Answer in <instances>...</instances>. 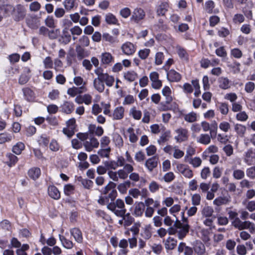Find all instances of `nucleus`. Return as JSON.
<instances>
[{"instance_id":"obj_1","label":"nucleus","mask_w":255,"mask_h":255,"mask_svg":"<svg viewBox=\"0 0 255 255\" xmlns=\"http://www.w3.org/2000/svg\"><path fill=\"white\" fill-rule=\"evenodd\" d=\"M107 208L119 217L124 216L126 212L124 202L120 199H117L115 202L109 204Z\"/></svg>"},{"instance_id":"obj_2","label":"nucleus","mask_w":255,"mask_h":255,"mask_svg":"<svg viewBox=\"0 0 255 255\" xmlns=\"http://www.w3.org/2000/svg\"><path fill=\"white\" fill-rule=\"evenodd\" d=\"M94 72L97 76V77L93 80V86L94 88L98 92H103L105 89L104 81L101 76V67H97Z\"/></svg>"},{"instance_id":"obj_3","label":"nucleus","mask_w":255,"mask_h":255,"mask_svg":"<svg viewBox=\"0 0 255 255\" xmlns=\"http://www.w3.org/2000/svg\"><path fill=\"white\" fill-rule=\"evenodd\" d=\"M176 171L188 179H191L193 176L192 170L186 164L177 163Z\"/></svg>"},{"instance_id":"obj_4","label":"nucleus","mask_w":255,"mask_h":255,"mask_svg":"<svg viewBox=\"0 0 255 255\" xmlns=\"http://www.w3.org/2000/svg\"><path fill=\"white\" fill-rule=\"evenodd\" d=\"M175 227L177 229V234L179 239L184 238L189 232V226L187 224L181 223L180 221L175 222Z\"/></svg>"},{"instance_id":"obj_5","label":"nucleus","mask_w":255,"mask_h":255,"mask_svg":"<svg viewBox=\"0 0 255 255\" xmlns=\"http://www.w3.org/2000/svg\"><path fill=\"white\" fill-rule=\"evenodd\" d=\"M176 135L175 139L177 142H181L187 140L188 137V130L184 128H180L175 130Z\"/></svg>"},{"instance_id":"obj_6","label":"nucleus","mask_w":255,"mask_h":255,"mask_svg":"<svg viewBox=\"0 0 255 255\" xmlns=\"http://www.w3.org/2000/svg\"><path fill=\"white\" fill-rule=\"evenodd\" d=\"M149 78L151 81L152 87L155 89H159L162 86V82L159 79V74L157 72H152L149 74Z\"/></svg>"},{"instance_id":"obj_7","label":"nucleus","mask_w":255,"mask_h":255,"mask_svg":"<svg viewBox=\"0 0 255 255\" xmlns=\"http://www.w3.org/2000/svg\"><path fill=\"white\" fill-rule=\"evenodd\" d=\"M121 49L125 55L129 56L134 53L136 51V46L130 42H126L122 45Z\"/></svg>"},{"instance_id":"obj_8","label":"nucleus","mask_w":255,"mask_h":255,"mask_svg":"<svg viewBox=\"0 0 255 255\" xmlns=\"http://www.w3.org/2000/svg\"><path fill=\"white\" fill-rule=\"evenodd\" d=\"M145 17L144 10L140 8H136L133 11L130 19L135 22L138 23Z\"/></svg>"},{"instance_id":"obj_9","label":"nucleus","mask_w":255,"mask_h":255,"mask_svg":"<svg viewBox=\"0 0 255 255\" xmlns=\"http://www.w3.org/2000/svg\"><path fill=\"white\" fill-rule=\"evenodd\" d=\"M110 117L114 120H120L123 119L125 115V108L122 106L116 108Z\"/></svg>"},{"instance_id":"obj_10","label":"nucleus","mask_w":255,"mask_h":255,"mask_svg":"<svg viewBox=\"0 0 255 255\" xmlns=\"http://www.w3.org/2000/svg\"><path fill=\"white\" fill-rule=\"evenodd\" d=\"M87 91V89L85 86H81L79 87H72L68 89L67 93L71 97H74L78 94H81Z\"/></svg>"},{"instance_id":"obj_11","label":"nucleus","mask_w":255,"mask_h":255,"mask_svg":"<svg viewBox=\"0 0 255 255\" xmlns=\"http://www.w3.org/2000/svg\"><path fill=\"white\" fill-rule=\"evenodd\" d=\"M99 145V141L95 137H92L90 138V140L86 141L84 143L85 150L88 152H91L93 148H97Z\"/></svg>"},{"instance_id":"obj_12","label":"nucleus","mask_w":255,"mask_h":255,"mask_svg":"<svg viewBox=\"0 0 255 255\" xmlns=\"http://www.w3.org/2000/svg\"><path fill=\"white\" fill-rule=\"evenodd\" d=\"M245 162L248 165H252L255 162V150L250 148L245 153Z\"/></svg>"},{"instance_id":"obj_13","label":"nucleus","mask_w":255,"mask_h":255,"mask_svg":"<svg viewBox=\"0 0 255 255\" xmlns=\"http://www.w3.org/2000/svg\"><path fill=\"white\" fill-rule=\"evenodd\" d=\"M100 60L102 64L108 65L114 62V58L111 53L105 52L101 54Z\"/></svg>"},{"instance_id":"obj_14","label":"nucleus","mask_w":255,"mask_h":255,"mask_svg":"<svg viewBox=\"0 0 255 255\" xmlns=\"http://www.w3.org/2000/svg\"><path fill=\"white\" fill-rule=\"evenodd\" d=\"M162 94L165 97V102L167 104H169L173 101L172 95V91L168 86H164L162 89Z\"/></svg>"},{"instance_id":"obj_15","label":"nucleus","mask_w":255,"mask_h":255,"mask_svg":"<svg viewBox=\"0 0 255 255\" xmlns=\"http://www.w3.org/2000/svg\"><path fill=\"white\" fill-rule=\"evenodd\" d=\"M14 11L17 13L15 17V20L19 21L24 18L25 15V9L23 5L20 4L17 5L15 8Z\"/></svg>"},{"instance_id":"obj_16","label":"nucleus","mask_w":255,"mask_h":255,"mask_svg":"<svg viewBox=\"0 0 255 255\" xmlns=\"http://www.w3.org/2000/svg\"><path fill=\"white\" fill-rule=\"evenodd\" d=\"M167 78L170 82H178L181 80V76L174 70H170L167 72Z\"/></svg>"},{"instance_id":"obj_17","label":"nucleus","mask_w":255,"mask_h":255,"mask_svg":"<svg viewBox=\"0 0 255 255\" xmlns=\"http://www.w3.org/2000/svg\"><path fill=\"white\" fill-rule=\"evenodd\" d=\"M101 76L104 82L108 87H112L115 82L114 77L113 76L109 75L108 73H104L103 69L101 68Z\"/></svg>"},{"instance_id":"obj_18","label":"nucleus","mask_w":255,"mask_h":255,"mask_svg":"<svg viewBox=\"0 0 255 255\" xmlns=\"http://www.w3.org/2000/svg\"><path fill=\"white\" fill-rule=\"evenodd\" d=\"M48 193L50 197L55 200H58L60 197V192L58 189L53 185L48 187Z\"/></svg>"},{"instance_id":"obj_19","label":"nucleus","mask_w":255,"mask_h":255,"mask_svg":"<svg viewBox=\"0 0 255 255\" xmlns=\"http://www.w3.org/2000/svg\"><path fill=\"white\" fill-rule=\"evenodd\" d=\"M74 105L72 102L65 101L61 106L62 111L67 114H71L74 111Z\"/></svg>"},{"instance_id":"obj_20","label":"nucleus","mask_w":255,"mask_h":255,"mask_svg":"<svg viewBox=\"0 0 255 255\" xmlns=\"http://www.w3.org/2000/svg\"><path fill=\"white\" fill-rule=\"evenodd\" d=\"M139 129H137L136 131L132 128H129L127 129V133L128 135L129 140L132 143L136 142L138 139L137 133Z\"/></svg>"},{"instance_id":"obj_21","label":"nucleus","mask_w":255,"mask_h":255,"mask_svg":"<svg viewBox=\"0 0 255 255\" xmlns=\"http://www.w3.org/2000/svg\"><path fill=\"white\" fill-rule=\"evenodd\" d=\"M230 201L231 198L229 196L219 197L214 200L213 204L217 206H220L222 205L227 204Z\"/></svg>"},{"instance_id":"obj_22","label":"nucleus","mask_w":255,"mask_h":255,"mask_svg":"<svg viewBox=\"0 0 255 255\" xmlns=\"http://www.w3.org/2000/svg\"><path fill=\"white\" fill-rule=\"evenodd\" d=\"M145 165L149 171H151L157 166V159L155 157H152L148 159L145 163Z\"/></svg>"},{"instance_id":"obj_23","label":"nucleus","mask_w":255,"mask_h":255,"mask_svg":"<svg viewBox=\"0 0 255 255\" xmlns=\"http://www.w3.org/2000/svg\"><path fill=\"white\" fill-rule=\"evenodd\" d=\"M129 115L134 120H139L141 118L142 113L141 111L138 110L136 107L133 106L129 110Z\"/></svg>"},{"instance_id":"obj_24","label":"nucleus","mask_w":255,"mask_h":255,"mask_svg":"<svg viewBox=\"0 0 255 255\" xmlns=\"http://www.w3.org/2000/svg\"><path fill=\"white\" fill-rule=\"evenodd\" d=\"M41 174V170L39 168L32 167L28 172L29 177L33 180H36L39 178Z\"/></svg>"},{"instance_id":"obj_25","label":"nucleus","mask_w":255,"mask_h":255,"mask_svg":"<svg viewBox=\"0 0 255 255\" xmlns=\"http://www.w3.org/2000/svg\"><path fill=\"white\" fill-rule=\"evenodd\" d=\"M89 130L92 133H95L96 135L100 136L104 132V130L101 127H96L95 125H90Z\"/></svg>"},{"instance_id":"obj_26","label":"nucleus","mask_w":255,"mask_h":255,"mask_svg":"<svg viewBox=\"0 0 255 255\" xmlns=\"http://www.w3.org/2000/svg\"><path fill=\"white\" fill-rule=\"evenodd\" d=\"M181 210V206L179 204H174L169 209V213L175 218V222L179 221L177 214Z\"/></svg>"},{"instance_id":"obj_27","label":"nucleus","mask_w":255,"mask_h":255,"mask_svg":"<svg viewBox=\"0 0 255 255\" xmlns=\"http://www.w3.org/2000/svg\"><path fill=\"white\" fill-rule=\"evenodd\" d=\"M128 246V241L124 239L121 240L119 243V247L121 248V250L119 252V254L122 255H127V253H128V250L127 249Z\"/></svg>"},{"instance_id":"obj_28","label":"nucleus","mask_w":255,"mask_h":255,"mask_svg":"<svg viewBox=\"0 0 255 255\" xmlns=\"http://www.w3.org/2000/svg\"><path fill=\"white\" fill-rule=\"evenodd\" d=\"M71 235L78 243H82L83 237L81 232L77 228H73L70 231Z\"/></svg>"},{"instance_id":"obj_29","label":"nucleus","mask_w":255,"mask_h":255,"mask_svg":"<svg viewBox=\"0 0 255 255\" xmlns=\"http://www.w3.org/2000/svg\"><path fill=\"white\" fill-rule=\"evenodd\" d=\"M195 253L197 255H204L205 253V247L201 242H197L194 247Z\"/></svg>"},{"instance_id":"obj_30","label":"nucleus","mask_w":255,"mask_h":255,"mask_svg":"<svg viewBox=\"0 0 255 255\" xmlns=\"http://www.w3.org/2000/svg\"><path fill=\"white\" fill-rule=\"evenodd\" d=\"M144 210V205L142 202H138L135 204L134 212V215L136 217L141 216Z\"/></svg>"},{"instance_id":"obj_31","label":"nucleus","mask_w":255,"mask_h":255,"mask_svg":"<svg viewBox=\"0 0 255 255\" xmlns=\"http://www.w3.org/2000/svg\"><path fill=\"white\" fill-rule=\"evenodd\" d=\"M197 141L203 144H208L211 141V136L208 134H201L197 137Z\"/></svg>"},{"instance_id":"obj_32","label":"nucleus","mask_w":255,"mask_h":255,"mask_svg":"<svg viewBox=\"0 0 255 255\" xmlns=\"http://www.w3.org/2000/svg\"><path fill=\"white\" fill-rule=\"evenodd\" d=\"M242 204L249 212H253L255 211V200L249 201L245 199Z\"/></svg>"},{"instance_id":"obj_33","label":"nucleus","mask_w":255,"mask_h":255,"mask_svg":"<svg viewBox=\"0 0 255 255\" xmlns=\"http://www.w3.org/2000/svg\"><path fill=\"white\" fill-rule=\"evenodd\" d=\"M25 148V145L22 142H18L12 147V151L16 155H19Z\"/></svg>"},{"instance_id":"obj_34","label":"nucleus","mask_w":255,"mask_h":255,"mask_svg":"<svg viewBox=\"0 0 255 255\" xmlns=\"http://www.w3.org/2000/svg\"><path fill=\"white\" fill-rule=\"evenodd\" d=\"M177 245V241L174 239L169 237L165 242V247L166 250H173Z\"/></svg>"},{"instance_id":"obj_35","label":"nucleus","mask_w":255,"mask_h":255,"mask_svg":"<svg viewBox=\"0 0 255 255\" xmlns=\"http://www.w3.org/2000/svg\"><path fill=\"white\" fill-rule=\"evenodd\" d=\"M219 87L223 89H228L230 87V82L227 78L220 77L218 80Z\"/></svg>"},{"instance_id":"obj_36","label":"nucleus","mask_w":255,"mask_h":255,"mask_svg":"<svg viewBox=\"0 0 255 255\" xmlns=\"http://www.w3.org/2000/svg\"><path fill=\"white\" fill-rule=\"evenodd\" d=\"M23 95L26 100L28 101H33L35 96L34 92L29 88H26L23 89Z\"/></svg>"},{"instance_id":"obj_37","label":"nucleus","mask_w":255,"mask_h":255,"mask_svg":"<svg viewBox=\"0 0 255 255\" xmlns=\"http://www.w3.org/2000/svg\"><path fill=\"white\" fill-rule=\"evenodd\" d=\"M59 240L60 241L62 246L67 249H71L73 247V244L72 241L66 239L64 236L59 235Z\"/></svg>"},{"instance_id":"obj_38","label":"nucleus","mask_w":255,"mask_h":255,"mask_svg":"<svg viewBox=\"0 0 255 255\" xmlns=\"http://www.w3.org/2000/svg\"><path fill=\"white\" fill-rule=\"evenodd\" d=\"M6 157L8 159L6 163L9 167L14 166L18 161L17 157L11 153H7Z\"/></svg>"},{"instance_id":"obj_39","label":"nucleus","mask_w":255,"mask_h":255,"mask_svg":"<svg viewBox=\"0 0 255 255\" xmlns=\"http://www.w3.org/2000/svg\"><path fill=\"white\" fill-rule=\"evenodd\" d=\"M177 53L180 58L183 61H188L189 56L186 51L181 47H177Z\"/></svg>"},{"instance_id":"obj_40","label":"nucleus","mask_w":255,"mask_h":255,"mask_svg":"<svg viewBox=\"0 0 255 255\" xmlns=\"http://www.w3.org/2000/svg\"><path fill=\"white\" fill-rule=\"evenodd\" d=\"M188 163L192 165V166L194 168H197L199 167L202 164V160L199 157H195L193 158H190L189 159L186 160Z\"/></svg>"},{"instance_id":"obj_41","label":"nucleus","mask_w":255,"mask_h":255,"mask_svg":"<svg viewBox=\"0 0 255 255\" xmlns=\"http://www.w3.org/2000/svg\"><path fill=\"white\" fill-rule=\"evenodd\" d=\"M214 213V209L212 207L205 206L202 210L201 213L205 218L211 217Z\"/></svg>"},{"instance_id":"obj_42","label":"nucleus","mask_w":255,"mask_h":255,"mask_svg":"<svg viewBox=\"0 0 255 255\" xmlns=\"http://www.w3.org/2000/svg\"><path fill=\"white\" fill-rule=\"evenodd\" d=\"M124 78L126 80L131 82L137 79V75L134 71H128L124 73Z\"/></svg>"},{"instance_id":"obj_43","label":"nucleus","mask_w":255,"mask_h":255,"mask_svg":"<svg viewBox=\"0 0 255 255\" xmlns=\"http://www.w3.org/2000/svg\"><path fill=\"white\" fill-rule=\"evenodd\" d=\"M235 130L240 137H243L246 132L247 128L245 126L237 124L235 127Z\"/></svg>"},{"instance_id":"obj_44","label":"nucleus","mask_w":255,"mask_h":255,"mask_svg":"<svg viewBox=\"0 0 255 255\" xmlns=\"http://www.w3.org/2000/svg\"><path fill=\"white\" fill-rule=\"evenodd\" d=\"M168 4L166 2L161 3L157 9V13L159 15H163L167 11Z\"/></svg>"},{"instance_id":"obj_45","label":"nucleus","mask_w":255,"mask_h":255,"mask_svg":"<svg viewBox=\"0 0 255 255\" xmlns=\"http://www.w3.org/2000/svg\"><path fill=\"white\" fill-rule=\"evenodd\" d=\"M76 0H64L63 4L67 11H70L74 7Z\"/></svg>"},{"instance_id":"obj_46","label":"nucleus","mask_w":255,"mask_h":255,"mask_svg":"<svg viewBox=\"0 0 255 255\" xmlns=\"http://www.w3.org/2000/svg\"><path fill=\"white\" fill-rule=\"evenodd\" d=\"M171 132L169 130H166L163 133L158 139V142L161 144L168 141L170 137Z\"/></svg>"},{"instance_id":"obj_47","label":"nucleus","mask_w":255,"mask_h":255,"mask_svg":"<svg viewBox=\"0 0 255 255\" xmlns=\"http://www.w3.org/2000/svg\"><path fill=\"white\" fill-rule=\"evenodd\" d=\"M130 184L129 181H126L120 184L118 186V189L121 193L124 194L126 193L128 188L130 187Z\"/></svg>"},{"instance_id":"obj_48","label":"nucleus","mask_w":255,"mask_h":255,"mask_svg":"<svg viewBox=\"0 0 255 255\" xmlns=\"http://www.w3.org/2000/svg\"><path fill=\"white\" fill-rule=\"evenodd\" d=\"M174 199H177V198H173L172 197H166L163 198L162 203L166 207H171L173 205L174 203Z\"/></svg>"},{"instance_id":"obj_49","label":"nucleus","mask_w":255,"mask_h":255,"mask_svg":"<svg viewBox=\"0 0 255 255\" xmlns=\"http://www.w3.org/2000/svg\"><path fill=\"white\" fill-rule=\"evenodd\" d=\"M145 205L147 207L153 205V208H158L160 206V202L157 200H154L152 198H148L144 201Z\"/></svg>"},{"instance_id":"obj_50","label":"nucleus","mask_w":255,"mask_h":255,"mask_svg":"<svg viewBox=\"0 0 255 255\" xmlns=\"http://www.w3.org/2000/svg\"><path fill=\"white\" fill-rule=\"evenodd\" d=\"M232 225L235 228L240 230H244L245 225V221H242L239 218H236L232 221Z\"/></svg>"},{"instance_id":"obj_51","label":"nucleus","mask_w":255,"mask_h":255,"mask_svg":"<svg viewBox=\"0 0 255 255\" xmlns=\"http://www.w3.org/2000/svg\"><path fill=\"white\" fill-rule=\"evenodd\" d=\"M12 138L13 136L10 134L6 132L0 133V144L12 140Z\"/></svg>"},{"instance_id":"obj_52","label":"nucleus","mask_w":255,"mask_h":255,"mask_svg":"<svg viewBox=\"0 0 255 255\" xmlns=\"http://www.w3.org/2000/svg\"><path fill=\"white\" fill-rule=\"evenodd\" d=\"M105 20L109 24H116L118 22V20L115 16L110 13L106 15Z\"/></svg>"},{"instance_id":"obj_53","label":"nucleus","mask_w":255,"mask_h":255,"mask_svg":"<svg viewBox=\"0 0 255 255\" xmlns=\"http://www.w3.org/2000/svg\"><path fill=\"white\" fill-rule=\"evenodd\" d=\"M29 249L28 244H23L20 248H18L16 251L17 255H27L26 251Z\"/></svg>"},{"instance_id":"obj_54","label":"nucleus","mask_w":255,"mask_h":255,"mask_svg":"<svg viewBox=\"0 0 255 255\" xmlns=\"http://www.w3.org/2000/svg\"><path fill=\"white\" fill-rule=\"evenodd\" d=\"M164 59V56L162 52H158L155 54V64L156 65H161Z\"/></svg>"},{"instance_id":"obj_55","label":"nucleus","mask_w":255,"mask_h":255,"mask_svg":"<svg viewBox=\"0 0 255 255\" xmlns=\"http://www.w3.org/2000/svg\"><path fill=\"white\" fill-rule=\"evenodd\" d=\"M219 128L221 130L227 132L231 128V125L226 121H223L219 124Z\"/></svg>"},{"instance_id":"obj_56","label":"nucleus","mask_w":255,"mask_h":255,"mask_svg":"<svg viewBox=\"0 0 255 255\" xmlns=\"http://www.w3.org/2000/svg\"><path fill=\"white\" fill-rule=\"evenodd\" d=\"M192 84L194 88L195 92L194 95L195 97H198L201 94L200 87L198 81L192 80Z\"/></svg>"},{"instance_id":"obj_57","label":"nucleus","mask_w":255,"mask_h":255,"mask_svg":"<svg viewBox=\"0 0 255 255\" xmlns=\"http://www.w3.org/2000/svg\"><path fill=\"white\" fill-rule=\"evenodd\" d=\"M61 23L62 26L64 27L63 30L64 33L67 32L68 29L73 24L72 22L68 18H63L62 19Z\"/></svg>"},{"instance_id":"obj_58","label":"nucleus","mask_w":255,"mask_h":255,"mask_svg":"<svg viewBox=\"0 0 255 255\" xmlns=\"http://www.w3.org/2000/svg\"><path fill=\"white\" fill-rule=\"evenodd\" d=\"M244 229H248L252 234L255 233V224L250 221H245Z\"/></svg>"},{"instance_id":"obj_59","label":"nucleus","mask_w":255,"mask_h":255,"mask_svg":"<svg viewBox=\"0 0 255 255\" xmlns=\"http://www.w3.org/2000/svg\"><path fill=\"white\" fill-rule=\"evenodd\" d=\"M150 50L147 48H144L139 50L138 52V56L142 60L146 59L149 55Z\"/></svg>"},{"instance_id":"obj_60","label":"nucleus","mask_w":255,"mask_h":255,"mask_svg":"<svg viewBox=\"0 0 255 255\" xmlns=\"http://www.w3.org/2000/svg\"><path fill=\"white\" fill-rule=\"evenodd\" d=\"M197 119V114L194 112H191L184 116V120L189 123L194 122Z\"/></svg>"},{"instance_id":"obj_61","label":"nucleus","mask_w":255,"mask_h":255,"mask_svg":"<svg viewBox=\"0 0 255 255\" xmlns=\"http://www.w3.org/2000/svg\"><path fill=\"white\" fill-rule=\"evenodd\" d=\"M172 155L175 158L180 159L184 156V152L183 151L179 149L177 146H175Z\"/></svg>"},{"instance_id":"obj_62","label":"nucleus","mask_w":255,"mask_h":255,"mask_svg":"<svg viewBox=\"0 0 255 255\" xmlns=\"http://www.w3.org/2000/svg\"><path fill=\"white\" fill-rule=\"evenodd\" d=\"M233 177L237 180L243 179L245 176L244 171L241 169H235L233 173Z\"/></svg>"},{"instance_id":"obj_63","label":"nucleus","mask_w":255,"mask_h":255,"mask_svg":"<svg viewBox=\"0 0 255 255\" xmlns=\"http://www.w3.org/2000/svg\"><path fill=\"white\" fill-rule=\"evenodd\" d=\"M229 138H230V136L227 134H223V133H219L217 135L218 140L222 143H224V144L227 143L228 142H229Z\"/></svg>"},{"instance_id":"obj_64","label":"nucleus","mask_w":255,"mask_h":255,"mask_svg":"<svg viewBox=\"0 0 255 255\" xmlns=\"http://www.w3.org/2000/svg\"><path fill=\"white\" fill-rule=\"evenodd\" d=\"M60 30L59 29H52L49 30L47 36L50 39H56L60 34Z\"/></svg>"}]
</instances>
